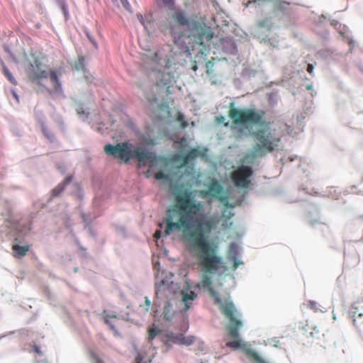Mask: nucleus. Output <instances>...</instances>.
<instances>
[{"label":"nucleus","instance_id":"4be33fe9","mask_svg":"<svg viewBox=\"0 0 363 363\" xmlns=\"http://www.w3.org/2000/svg\"><path fill=\"white\" fill-rule=\"evenodd\" d=\"M172 161L176 164H179V167H182L188 164V160L186 155L174 154L172 157Z\"/></svg>","mask_w":363,"mask_h":363},{"label":"nucleus","instance_id":"473e14b6","mask_svg":"<svg viewBox=\"0 0 363 363\" xmlns=\"http://www.w3.org/2000/svg\"><path fill=\"white\" fill-rule=\"evenodd\" d=\"M308 306L315 312L320 311L321 310L318 307V304L315 301H309L308 302Z\"/></svg>","mask_w":363,"mask_h":363},{"label":"nucleus","instance_id":"4468645a","mask_svg":"<svg viewBox=\"0 0 363 363\" xmlns=\"http://www.w3.org/2000/svg\"><path fill=\"white\" fill-rule=\"evenodd\" d=\"M360 305V303H355L350 310V313L353 318L354 325L357 327L363 324V308Z\"/></svg>","mask_w":363,"mask_h":363},{"label":"nucleus","instance_id":"a18cd8bd","mask_svg":"<svg viewBox=\"0 0 363 363\" xmlns=\"http://www.w3.org/2000/svg\"><path fill=\"white\" fill-rule=\"evenodd\" d=\"M311 88H312V85H311V84H309V85H308V86H306V89H307L308 90L311 89Z\"/></svg>","mask_w":363,"mask_h":363},{"label":"nucleus","instance_id":"4c0bfd02","mask_svg":"<svg viewBox=\"0 0 363 363\" xmlns=\"http://www.w3.org/2000/svg\"><path fill=\"white\" fill-rule=\"evenodd\" d=\"M177 120L182 123V128H186L187 126V123L184 121V117L182 115H179Z\"/></svg>","mask_w":363,"mask_h":363},{"label":"nucleus","instance_id":"aec40b11","mask_svg":"<svg viewBox=\"0 0 363 363\" xmlns=\"http://www.w3.org/2000/svg\"><path fill=\"white\" fill-rule=\"evenodd\" d=\"M265 2H272L274 8L277 9L282 10L284 9V6L286 4V1H282L280 0H253V1H249L247 6H249L253 3H257L259 5H261Z\"/></svg>","mask_w":363,"mask_h":363},{"label":"nucleus","instance_id":"c756f323","mask_svg":"<svg viewBox=\"0 0 363 363\" xmlns=\"http://www.w3.org/2000/svg\"><path fill=\"white\" fill-rule=\"evenodd\" d=\"M114 4H116L117 6H119L121 4L122 6L126 9L127 11H130V5L128 3V0H112Z\"/></svg>","mask_w":363,"mask_h":363},{"label":"nucleus","instance_id":"a878e982","mask_svg":"<svg viewBox=\"0 0 363 363\" xmlns=\"http://www.w3.org/2000/svg\"><path fill=\"white\" fill-rule=\"evenodd\" d=\"M185 155L189 162L191 159L198 157L201 155V152L199 148H193Z\"/></svg>","mask_w":363,"mask_h":363},{"label":"nucleus","instance_id":"f257e3e1","mask_svg":"<svg viewBox=\"0 0 363 363\" xmlns=\"http://www.w3.org/2000/svg\"><path fill=\"white\" fill-rule=\"evenodd\" d=\"M174 208L167 211L164 234L182 231L183 238L197 250L196 259L203 273L216 274L223 264V258L217 254V245L210 242L206 235L216 228V218L196 219L194 216L201 211L202 205L194 200L192 191L185 190L175 196Z\"/></svg>","mask_w":363,"mask_h":363},{"label":"nucleus","instance_id":"72a5a7b5","mask_svg":"<svg viewBox=\"0 0 363 363\" xmlns=\"http://www.w3.org/2000/svg\"><path fill=\"white\" fill-rule=\"evenodd\" d=\"M155 178L157 180H164L168 179V176L162 171H158L155 174Z\"/></svg>","mask_w":363,"mask_h":363},{"label":"nucleus","instance_id":"58836bf2","mask_svg":"<svg viewBox=\"0 0 363 363\" xmlns=\"http://www.w3.org/2000/svg\"><path fill=\"white\" fill-rule=\"evenodd\" d=\"M145 310L146 311H149V306L151 303L150 299L148 298V297H145Z\"/></svg>","mask_w":363,"mask_h":363},{"label":"nucleus","instance_id":"a19ab883","mask_svg":"<svg viewBox=\"0 0 363 363\" xmlns=\"http://www.w3.org/2000/svg\"><path fill=\"white\" fill-rule=\"evenodd\" d=\"M161 237V231L157 230L154 234V238L156 239H159Z\"/></svg>","mask_w":363,"mask_h":363},{"label":"nucleus","instance_id":"6ab92c4d","mask_svg":"<svg viewBox=\"0 0 363 363\" xmlns=\"http://www.w3.org/2000/svg\"><path fill=\"white\" fill-rule=\"evenodd\" d=\"M72 180V176H67L62 182L59 184L55 189H52L51 193L52 197L59 196L64 190L65 186L69 184Z\"/></svg>","mask_w":363,"mask_h":363},{"label":"nucleus","instance_id":"f8f14e48","mask_svg":"<svg viewBox=\"0 0 363 363\" xmlns=\"http://www.w3.org/2000/svg\"><path fill=\"white\" fill-rule=\"evenodd\" d=\"M178 315L174 308V303L171 300H167L163 306L162 313L160 315L162 320L171 322Z\"/></svg>","mask_w":363,"mask_h":363},{"label":"nucleus","instance_id":"bb28decb","mask_svg":"<svg viewBox=\"0 0 363 363\" xmlns=\"http://www.w3.org/2000/svg\"><path fill=\"white\" fill-rule=\"evenodd\" d=\"M247 354L251 357L252 358L255 362H258V363H263L264 362V360L263 359L259 356V354L256 352L254 350H248L247 351Z\"/></svg>","mask_w":363,"mask_h":363},{"label":"nucleus","instance_id":"9d476101","mask_svg":"<svg viewBox=\"0 0 363 363\" xmlns=\"http://www.w3.org/2000/svg\"><path fill=\"white\" fill-rule=\"evenodd\" d=\"M223 187L220 182L213 179L207 185V189L199 191V196L202 198H206L208 196L216 198L225 206L228 205V198L223 195Z\"/></svg>","mask_w":363,"mask_h":363},{"label":"nucleus","instance_id":"49530a36","mask_svg":"<svg viewBox=\"0 0 363 363\" xmlns=\"http://www.w3.org/2000/svg\"><path fill=\"white\" fill-rule=\"evenodd\" d=\"M140 357L139 356H138L136 358L137 363H140Z\"/></svg>","mask_w":363,"mask_h":363},{"label":"nucleus","instance_id":"423d86ee","mask_svg":"<svg viewBox=\"0 0 363 363\" xmlns=\"http://www.w3.org/2000/svg\"><path fill=\"white\" fill-rule=\"evenodd\" d=\"M160 262H155L153 264V269L157 271L155 274V294L157 297L167 296V291L169 290V284L172 283L171 279L173 274L165 271L160 272Z\"/></svg>","mask_w":363,"mask_h":363},{"label":"nucleus","instance_id":"c03bdc74","mask_svg":"<svg viewBox=\"0 0 363 363\" xmlns=\"http://www.w3.org/2000/svg\"><path fill=\"white\" fill-rule=\"evenodd\" d=\"M12 94H13V97L16 99V100L17 101V102H18L19 101V98H18V96L16 94V92L13 90L12 91Z\"/></svg>","mask_w":363,"mask_h":363},{"label":"nucleus","instance_id":"2f4dec72","mask_svg":"<svg viewBox=\"0 0 363 363\" xmlns=\"http://www.w3.org/2000/svg\"><path fill=\"white\" fill-rule=\"evenodd\" d=\"M43 111H38V110H37V108H35V118H36L37 121H38L39 123H40V124H41L42 131H43V133H45V128H44L43 123V122L41 121V118H40V116H43Z\"/></svg>","mask_w":363,"mask_h":363},{"label":"nucleus","instance_id":"f704fd0d","mask_svg":"<svg viewBox=\"0 0 363 363\" xmlns=\"http://www.w3.org/2000/svg\"><path fill=\"white\" fill-rule=\"evenodd\" d=\"M60 4V7H61L62 12H63L65 18H67L69 16L67 7L64 1H61Z\"/></svg>","mask_w":363,"mask_h":363},{"label":"nucleus","instance_id":"f03ea898","mask_svg":"<svg viewBox=\"0 0 363 363\" xmlns=\"http://www.w3.org/2000/svg\"><path fill=\"white\" fill-rule=\"evenodd\" d=\"M167 29L176 44L183 37H187L195 45L202 46L199 52L204 55L211 46L218 52L235 53L236 46L233 38L223 35H215L213 29L206 23L186 17L180 9H175L167 18Z\"/></svg>","mask_w":363,"mask_h":363},{"label":"nucleus","instance_id":"1a4fd4ad","mask_svg":"<svg viewBox=\"0 0 363 363\" xmlns=\"http://www.w3.org/2000/svg\"><path fill=\"white\" fill-rule=\"evenodd\" d=\"M253 171L250 167L241 166L231 174V179L235 185L239 188H247L250 184V177Z\"/></svg>","mask_w":363,"mask_h":363},{"label":"nucleus","instance_id":"c9c22d12","mask_svg":"<svg viewBox=\"0 0 363 363\" xmlns=\"http://www.w3.org/2000/svg\"><path fill=\"white\" fill-rule=\"evenodd\" d=\"M225 121H226L225 118L223 116H219L216 117V122L218 123L223 124L225 126H228V122H226Z\"/></svg>","mask_w":363,"mask_h":363},{"label":"nucleus","instance_id":"393cba45","mask_svg":"<svg viewBox=\"0 0 363 363\" xmlns=\"http://www.w3.org/2000/svg\"><path fill=\"white\" fill-rule=\"evenodd\" d=\"M160 332L161 330L158 326H155V325H153V327L150 328L148 330L149 341L152 340Z\"/></svg>","mask_w":363,"mask_h":363},{"label":"nucleus","instance_id":"0eeeda50","mask_svg":"<svg viewBox=\"0 0 363 363\" xmlns=\"http://www.w3.org/2000/svg\"><path fill=\"white\" fill-rule=\"evenodd\" d=\"M237 311L235 309L233 317L235 320L240 323V325L237 324L235 321H232L230 318H227L229 320V325L228 326V333L229 335L234 339L232 341L228 342L226 346L233 350L242 349L245 350L246 345L239 339V330L242 325V323L236 316Z\"/></svg>","mask_w":363,"mask_h":363},{"label":"nucleus","instance_id":"6e6552de","mask_svg":"<svg viewBox=\"0 0 363 363\" xmlns=\"http://www.w3.org/2000/svg\"><path fill=\"white\" fill-rule=\"evenodd\" d=\"M63 70L61 67L50 69L47 73V78L49 79L50 86L47 89L49 94L53 98L63 96V91L60 77L62 75Z\"/></svg>","mask_w":363,"mask_h":363},{"label":"nucleus","instance_id":"37998d69","mask_svg":"<svg viewBox=\"0 0 363 363\" xmlns=\"http://www.w3.org/2000/svg\"><path fill=\"white\" fill-rule=\"evenodd\" d=\"M179 143L182 145H186V140L185 138H180V140H179Z\"/></svg>","mask_w":363,"mask_h":363},{"label":"nucleus","instance_id":"09e8293b","mask_svg":"<svg viewBox=\"0 0 363 363\" xmlns=\"http://www.w3.org/2000/svg\"><path fill=\"white\" fill-rule=\"evenodd\" d=\"M210 64H211V62L210 61L208 62V63L206 64V67H208Z\"/></svg>","mask_w":363,"mask_h":363},{"label":"nucleus","instance_id":"a211bd4d","mask_svg":"<svg viewBox=\"0 0 363 363\" xmlns=\"http://www.w3.org/2000/svg\"><path fill=\"white\" fill-rule=\"evenodd\" d=\"M29 250V247L28 245H19L16 242H13L12 245V250L13 252V256L16 258H21L25 256Z\"/></svg>","mask_w":363,"mask_h":363},{"label":"nucleus","instance_id":"7c9ffc66","mask_svg":"<svg viewBox=\"0 0 363 363\" xmlns=\"http://www.w3.org/2000/svg\"><path fill=\"white\" fill-rule=\"evenodd\" d=\"M106 311H104V313L106 314V316L104 318V321L106 324L110 325V327L112 330H114L115 329L114 325L111 323V322L109 321V318H116L117 315L116 314H109V313L106 314Z\"/></svg>","mask_w":363,"mask_h":363},{"label":"nucleus","instance_id":"20e7f679","mask_svg":"<svg viewBox=\"0 0 363 363\" xmlns=\"http://www.w3.org/2000/svg\"><path fill=\"white\" fill-rule=\"evenodd\" d=\"M104 150L107 155L121 159L125 164H128L131 158H136L139 167L149 166L151 168L159 160L154 152L141 147H134L128 142L117 143L115 145L107 144L104 146Z\"/></svg>","mask_w":363,"mask_h":363},{"label":"nucleus","instance_id":"e433bc0d","mask_svg":"<svg viewBox=\"0 0 363 363\" xmlns=\"http://www.w3.org/2000/svg\"><path fill=\"white\" fill-rule=\"evenodd\" d=\"M91 357L92 363H104L103 359L94 353L91 354Z\"/></svg>","mask_w":363,"mask_h":363},{"label":"nucleus","instance_id":"de8ad7c7","mask_svg":"<svg viewBox=\"0 0 363 363\" xmlns=\"http://www.w3.org/2000/svg\"><path fill=\"white\" fill-rule=\"evenodd\" d=\"M77 112H78L79 114L84 113V111H81V110L79 108L77 109Z\"/></svg>","mask_w":363,"mask_h":363},{"label":"nucleus","instance_id":"ddd939ff","mask_svg":"<svg viewBox=\"0 0 363 363\" xmlns=\"http://www.w3.org/2000/svg\"><path fill=\"white\" fill-rule=\"evenodd\" d=\"M167 341L171 343L191 345L194 342V337L192 336L185 337L183 334H174L169 333L167 335Z\"/></svg>","mask_w":363,"mask_h":363},{"label":"nucleus","instance_id":"dca6fc26","mask_svg":"<svg viewBox=\"0 0 363 363\" xmlns=\"http://www.w3.org/2000/svg\"><path fill=\"white\" fill-rule=\"evenodd\" d=\"M256 26L258 28L261 30H264L269 32L273 30V28L275 26V24L272 17L266 16L264 18L257 21L256 23Z\"/></svg>","mask_w":363,"mask_h":363},{"label":"nucleus","instance_id":"ea45409f","mask_svg":"<svg viewBox=\"0 0 363 363\" xmlns=\"http://www.w3.org/2000/svg\"><path fill=\"white\" fill-rule=\"evenodd\" d=\"M307 71L311 74H313V65L312 64H308V65Z\"/></svg>","mask_w":363,"mask_h":363},{"label":"nucleus","instance_id":"2eb2a0df","mask_svg":"<svg viewBox=\"0 0 363 363\" xmlns=\"http://www.w3.org/2000/svg\"><path fill=\"white\" fill-rule=\"evenodd\" d=\"M182 298L181 300V302L182 304H184V308L183 310L186 312L189 309V308L192 305V301L196 298L197 295L194 291H190L189 293L188 291H182Z\"/></svg>","mask_w":363,"mask_h":363},{"label":"nucleus","instance_id":"412c9836","mask_svg":"<svg viewBox=\"0 0 363 363\" xmlns=\"http://www.w3.org/2000/svg\"><path fill=\"white\" fill-rule=\"evenodd\" d=\"M136 16L145 29H147L148 26L151 24L154 21L153 16L150 13H147L145 16H143L141 13H137Z\"/></svg>","mask_w":363,"mask_h":363},{"label":"nucleus","instance_id":"7ed1b4c3","mask_svg":"<svg viewBox=\"0 0 363 363\" xmlns=\"http://www.w3.org/2000/svg\"><path fill=\"white\" fill-rule=\"evenodd\" d=\"M266 113L256 108H238L234 102L229 104L228 116L232 120L231 130L238 138L248 135V124L259 125L262 128L252 133L258 141L252 147L251 156L259 157L272 152L278 147L281 137L270 128V123L264 121Z\"/></svg>","mask_w":363,"mask_h":363},{"label":"nucleus","instance_id":"c85d7f7f","mask_svg":"<svg viewBox=\"0 0 363 363\" xmlns=\"http://www.w3.org/2000/svg\"><path fill=\"white\" fill-rule=\"evenodd\" d=\"M75 69L77 70H84L85 69V59L84 57H79L75 64Z\"/></svg>","mask_w":363,"mask_h":363},{"label":"nucleus","instance_id":"5701e85b","mask_svg":"<svg viewBox=\"0 0 363 363\" xmlns=\"http://www.w3.org/2000/svg\"><path fill=\"white\" fill-rule=\"evenodd\" d=\"M230 253L233 254L232 257V260L233 261V267L235 269L242 262H240L236 256L238 255V246L235 243H232L230 245Z\"/></svg>","mask_w":363,"mask_h":363},{"label":"nucleus","instance_id":"79ce46f5","mask_svg":"<svg viewBox=\"0 0 363 363\" xmlns=\"http://www.w3.org/2000/svg\"><path fill=\"white\" fill-rule=\"evenodd\" d=\"M33 350H34V352H35V353H37V354H41V353H42V352H41V351H40V347H38V346H36V345H35V346L33 347Z\"/></svg>","mask_w":363,"mask_h":363},{"label":"nucleus","instance_id":"9b49d317","mask_svg":"<svg viewBox=\"0 0 363 363\" xmlns=\"http://www.w3.org/2000/svg\"><path fill=\"white\" fill-rule=\"evenodd\" d=\"M30 79L36 84H39L40 79L45 77V71L44 66L38 59H35L30 65L27 71Z\"/></svg>","mask_w":363,"mask_h":363},{"label":"nucleus","instance_id":"f3484780","mask_svg":"<svg viewBox=\"0 0 363 363\" xmlns=\"http://www.w3.org/2000/svg\"><path fill=\"white\" fill-rule=\"evenodd\" d=\"M143 60L147 63L150 62L157 65L160 63L161 57L159 56L157 52L147 50H146V52L143 54Z\"/></svg>","mask_w":363,"mask_h":363},{"label":"nucleus","instance_id":"cd10ccee","mask_svg":"<svg viewBox=\"0 0 363 363\" xmlns=\"http://www.w3.org/2000/svg\"><path fill=\"white\" fill-rule=\"evenodd\" d=\"M156 4L159 6H164L169 9H171L174 6V0H156Z\"/></svg>","mask_w":363,"mask_h":363},{"label":"nucleus","instance_id":"39448f33","mask_svg":"<svg viewBox=\"0 0 363 363\" xmlns=\"http://www.w3.org/2000/svg\"><path fill=\"white\" fill-rule=\"evenodd\" d=\"M201 284L203 288L208 289L211 296L214 299L215 303L220 306V308L223 315L226 318H230L232 320V321H235V323L238 324V325H240V323L235 320V319L233 317L235 312L234 304L233 303L232 301H228L225 303L222 302L218 294L211 287L212 281L211 278L208 275L203 274Z\"/></svg>","mask_w":363,"mask_h":363},{"label":"nucleus","instance_id":"8fccbe9b","mask_svg":"<svg viewBox=\"0 0 363 363\" xmlns=\"http://www.w3.org/2000/svg\"><path fill=\"white\" fill-rule=\"evenodd\" d=\"M311 335H312V336H313L314 335V332H311Z\"/></svg>","mask_w":363,"mask_h":363},{"label":"nucleus","instance_id":"b1692460","mask_svg":"<svg viewBox=\"0 0 363 363\" xmlns=\"http://www.w3.org/2000/svg\"><path fill=\"white\" fill-rule=\"evenodd\" d=\"M2 65V70L3 73L5 75V77L8 79V80L13 84L16 85L17 81L16 79L13 77L12 74L9 70L8 67L5 65V64L1 62Z\"/></svg>","mask_w":363,"mask_h":363}]
</instances>
